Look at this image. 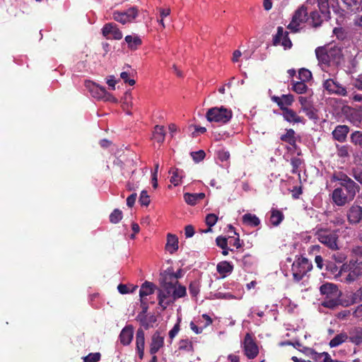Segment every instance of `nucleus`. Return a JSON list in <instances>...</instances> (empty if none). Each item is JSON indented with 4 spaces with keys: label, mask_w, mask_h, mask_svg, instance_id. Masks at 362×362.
I'll return each instance as SVG.
<instances>
[{
    "label": "nucleus",
    "mask_w": 362,
    "mask_h": 362,
    "mask_svg": "<svg viewBox=\"0 0 362 362\" xmlns=\"http://www.w3.org/2000/svg\"><path fill=\"white\" fill-rule=\"evenodd\" d=\"M186 294L185 286L180 285L177 280L175 282L167 281V276H165L160 281V286L158 289V305L163 310H165L177 298L185 297Z\"/></svg>",
    "instance_id": "obj_1"
},
{
    "label": "nucleus",
    "mask_w": 362,
    "mask_h": 362,
    "mask_svg": "<svg viewBox=\"0 0 362 362\" xmlns=\"http://www.w3.org/2000/svg\"><path fill=\"white\" fill-rule=\"evenodd\" d=\"M348 272L345 282L353 283L358 280L362 275V249L359 247L352 250V255L349 263L344 264L339 271V274Z\"/></svg>",
    "instance_id": "obj_2"
},
{
    "label": "nucleus",
    "mask_w": 362,
    "mask_h": 362,
    "mask_svg": "<svg viewBox=\"0 0 362 362\" xmlns=\"http://www.w3.org/2000/svg\"><path fill=\"white\" fill-rule=\"evenodd\" d=\"M315 54L320 63L325 66L337 65L342 56L341 49L337 46L319 47Z\"/></svg>",
    "instance_id": "obj_3"
},
{
    "label": "nucleus",
    "mask_w": 362,
    "mask_h": 362,
    "mask_svg": "<svg viewBox=\"0 0 362 362\" xmlns=\"http://www.w3.org/2000/svg\"><path fill=\"white\" fill-rule=\"evenodd\" d=\"M334 187L335 189L332 194V199L334 204L338 206H343L352 201L356 192L358 191V186L351 183L348 185L347 187H337L336 185Z\"/></svg>",
    "instance_id": "obj_4"
},
{
    "label": "nucleus",
    "mask_w": 362,
    "mask_h": 362,
    "mask_svg": "<svg viewBox=\"0 0 362 362\" xmlns=\"http://www.w3.org/2000/svg\"><path fill=\"white\" fill-rule=\"evenodd\" d=\"M320 291L322 296H325L322 302V306L334 309L339 305L341 293L337 285L332 283L324 284L320 287Z\"/></svg>",
    "instance_id": "obj_5"
},
{
    "label": "nucleus",
    "mask_w": 362,
    "mask_h": 362,
    "mask_svg": "<svg viewBox=\"0 0 362 362\" xmlns=\"http://www.w3.org/2000/svg\"><path fill=\"white\" fill-rule=\"evenodd\" d=\"M233 117L231 110L224 106L209 108L206 113V118L209 122L225 124L229 122Z\"/></svg>",
    "instance_id": "obj_6"
},
{
    "label": "nucleus",
    "mask_w": 362,
    "mask_h": 362,
    "mask_svg": "<svg viewBox=\"0 0 362 362\" xmlns=\"http://www.w3.org/2000/svg\"><path fill=\"white\" fill-rule=\"evenodd\" d=\"M313 268L312 263L304 257H297L292 264V274L296 281H300Z\"/></svg>",
    "instance_id": "obj_7"
},
{
    "label": "nucleus",
    "mask_w": 362,
    "mask_h": 362,
    "mask_svg": "<svg viewBox=\"0 0 362 362\" xmlns=\"http://www.w3.org/2000/svg\"><path fill=\"white\" fill-rule=\"evenodd\" d=\"M317 240L331 250H338V235L335 231L325 228L317 229L315 232Z\"/></svg>",
    "instance_id": "obj_8"
},
{
    "label": "nucleus",
    "mask_w": 362,
    "mask_h": 362,
    "mask_svg": "<svg viewBox=\"0 0 362 362\" xmlns=\"http://www.w3.org/2000/svg\"><path fill=\"white\" fill-rule=\"evenodd\" d=\"M85 86L90 95L98 100L112 103L117 102V99L112 94L107 92L105 87L100 86L98 84L90 81L85 82Z\"/></svg>",
    "instance_id": "obj_9"
},
{
    "label": "nucleus",
    "mask_w": 362,
    "mask_h": 362,
    "mask_svg": "<svg viewBox=\"0 0 362 362\" xmlns=\"http://www.w3.org/2000/svg\"><path fill=\"white\" fill-rule=\"evenodd\" d=\"M307 10L303 6L298 8L294 13L291 21L287 28L291 32L296 33L303 28L304 23L308 21Z\"/></svg>",
    "instance_id": "obj_10"
},
{
    "label": "nucleus",
    "mask_w": 362,
    "mask_h": 362,
    "mask_svg": "<svg viewBox=\"0 0 362 362\" xmlns=\"http://www.w3.org/2000/svg\"><path fill=\"white\" fill-rule=\"evenodd\" d=\"M138 16V10L136 7H131L124 11H115L112 18L115 21L122 24L132 22Z\"/></svg>",
    "instance_id": "obj_11"
},
{
    "label": "nucleus",
    "mask_w": 362,
    "mask_h": 362,
    "mask_svg": "<svg viewBox=\"0 0 362 362\" xmlns=\"http://www.w3.org/2000/svg\"><path fill=\"white\" fill-rule=\"evenodd\" d=\"M323 87L329 93L342 96L347 93L346 88L334 78L326 79L323 83Z\"/></svg>",
    "instance_id": "obj_12"
},
{
    "label": "nucleus",
    "mask_w": 362,
    "mask_h": 362,
    "mask_svg": "<svg viewBox=\"0 0 362 362\" xmlns=\"http://www.w3.org/2000/svg\"><path fill=\"white\" fill-rule=\"evenodd\" d=\"M243 346L245 354L248 358H255L259 353L258 347L249 333L245 337Z\"/></svg>",
    "instance_id": "obj_13"
},
{
    "label": "nucleus",
    "mask_w": 362,
    "mask_h": 362,
    "mask_svg": "<svg viewBox=\"0 0 362 362\" xmlns=\"http://www.w3.org/2000/svg\"><path fill=\"white\" fill-rule=\"evenodd\" d=\"M274 45H281L284 49L291 48L292 42L288 37V32L284 31L282 27H278L277 33L274 35L273 39Z\"/></svg>",
    "instance_id": "obj_14"
},
{
    "label": "nucleus",
    "mask_w": 362,
    "mask_h": 362,
    "mask_svg": "<svg viewBox=\"0 0 362 362\" xmlns=\"http://www.w3.org/2000/svg\"><path fill=\"white\" fill-rule=\"evenodd\" d=\"M102 33L107 39L120 40L122 38V33L113 23L105 24L103 29Z\"/></svg>",
    "instance_id": "obj_15"
},
{
    "label": "nucleus",
    "mask_w": 362,
    "mask_h": 362,
    "mask_svg": "<svg viewBox=\"0 0 362 362\" xmlns=\"http://www.w3.org/2000/svg\"><path fill=\"white\" fill-rule=\"evenodd\" d=\"M298 101L300 104L301 110L305 113L309 119H315L317 118L316 110L308 98L300 96Z\"/></svg>",
    "instance_id": "obj_16"
},
{
    "label": "nucleus",
    "mask_w": 362,
    "mask_h": 362,
    "mask_svg": "<svg viewBox=\"0 0 362 362\" xmlns=\"http://www.w3.org/2000/svg\"><path fill=\"white\" fill-rule=\"evenodd\" d=\"M281 113L284 119L289 123H305V119L290 108H284Z\"/></svg>",
    "instance_id": "obj_17"
},
{
    "label": "nucleus",
    "mask_w": 362,
    "mask_h": 362,
    "mask_svg": "<svg viewBox=\"0 0 362 362\" xmlns=\"http://www.w3.org/2000/svg\"><path fill=\"white\" fill-rule=\"evenodd\" d=\"M164 337L161 335L160 332L156 331L151 337V342L150 345L151 354H155L163 346Z\"/></svg>",
    "instance_id": "obj_18"
},
{
    "label": "nucleus",
    "mask_w": 362,
    "mask_h": 362,
    "mask_svg": "<svg viewBox=\"0 0 362 362\" xmlns=\"http://www.w3.org/2000/svg\"><path fill=\"white\" fill-rule=\"evenodd\" d=\"M134 336V329L132 325L125 326L119 334V341L124 346L129 345Z\"/></svg>",
    "instance_id": "obj_19"
},
{
    "label": "nucleus",
    "mask_w": 362,
    "mask_h": 362,
    "mask_svg": "<svg viewBox=\"0 0 362 362\" xmlns=\"http://www.w3.org/2000/svg\"><path fill=\"white\" fill-rule=\"evenodd\" d=\"M145 334L142 329H139L136 334V349L141 359L144 355Z\"/></svg>",
    "instance_id": "obj_20"
},
{
    "label": "nucleus",
    "mask_w": 362,
    "mask_h": 362,
    "mask_svg": "<svg viewBox=\"0 0 362 362\" xmlns=\"http://www.w3.org/2000/svg\"><path fill=\"white\" fill-rule=\"evenodd\" d=\"M272 100L283 110L284 108H288L287 106L292 105L293 96L291 94L282 95L281 97L274 96Z\"/></svg>",
    "instance_id": "obj_21"
},
{
    "label": "nucleus",
    "mask_w": 362,
    "mask_h": 362,
    "mask_svg": "<svg viewBox=\"0 0 362 362\" xmlns=\"http://www.w3.org/2000/svg\"><path fill=\"white\" fill-rule=\"evenodd\" d=\"M362 218V208L358 205L352 206L348 213V219L350 223H357Z\"/></svg>",
    "instance_id": "obj_22"
},
{
    "label": "nucleus",
    "mask_w": 362,
    "mask_h": 362,
    "mask_svg": "<svg viewBox=\"0 0 362 362\" xmlns=\"http://www.w3.org/2000/svg\"><path fill=\"white\" fill-rule=\"evenodd\" d=\"M155 286L149 281L144 282L140 288L139 296L141 304H145V297L154 292Z\"/></svg>",
    "instance_id": "obj_23"
},
{
    "label": "nucleus",
    "mask_w": 362,
    "mask_h": 362,
    "mask_svg": "<svg viewBox=\"0 0 362 362\" xmlns=\"http://www.w3.org/2000/svg\"><path fill=\"white\" fill-rule=\"evenodd\" d=\"M216 270L218 273L224 278L232 273L233 265L229 262L222 261L217 264Z\"/></svg>",
    "instance_id": "obj_24"
},
{
    "label": "nucleus",
    "mask_w": 362,
    "mask_h": 362,
    "mask_svg": "<svg viewBox=\"0 0 362 362\" xmlns=\"http://www.w3.org/2000/svg\"><path fill=\"white\" fill-rule=\"evenodd\" d=\"M348 339L351 342L356 345H360L362 343V328L354 327L349 332Z\"/></svg>",
    "instance_id": "obj_25"
},
{
    "label": "nucleus",
    "mask_w": 362,
    "mask_h": 362,
    "mask_svg": "<svg viewBox=\"0 0 362 362\" xmlns=\"http://www.w3.org/2000/svg\"><path fill=\"white\" fill-rule=\"evenodd\" d=\"M205 194L203 192L200 193H185L184 199L186 203L189 205L194 206L197 204L199 201L204 199Z\"/></svg>",
    "instance_id": "obj_26"
},
{
    "label": "nucleus",
    "mask_w": 362,
    "mask_h": 362,
    "mask_svg": "<svg viewBox=\"0 0 362 362\" xmlns=\"http://www.w3.org/2000/svg\"><path fill=\"white\" fill-rule=\"evenodd\" d=\"M169 173L171 175L170 178V182L174 186H178L181 184L182 178L185 177V173L183 170L178 168H171L169 170Z\"/></svg>",
    "instance_id": "obj_27"
},
{
    "label": "nucleus",
    "mask_w": 362,
    "mask_h": 362,
    "mask_svg": "<svg viewBox=\"0 0 362 362\" xmlns=\"http://www.w3.org/2000/svg\"><path fill=\"white\" fill-rule=\"evenodd\" d=\"M332 182H339L338 187H347L348 185H356L355 182L343 173L334 174L331 177Z\"/></svg>",
    "instance_id": "obj_28"
},
{
    "label": "nucleus",
    "mask_w": 362,
    "mask_h": 362,
    "mask_svg": "<svg viewBox=\"0 0 362 362\" xmlns=\"http://www.w3.org/2000/svg\"><path fill=\"white\" fill-rule=\"evenodd\" d=\"M348 132L349 128L347 126L339 125L332 132V135L336 140L343 142L346 139Z\"/></svg>",
    "instance_id": "obj_29"
},
{
    "label": "nucleus",
    "mask_w": 362,
    "mask_h": 362,
    "mask_svg": "<svg viewBox=\"0 0 362 362\" xmlns=\"http://www.w3.org/2000/svg\"><path fill=\"white\" fill-rule=\"evenodd\" d=\"M165 249L170 254L174 253L178 249V238L170 233L168 234Z\"/></svg>",
    "instance_id": "obj_30"
},
{
    "label": "nucleus",
    "mask_w": 362,
    "mask_h": 362,
    "mask_svg": "<svg viewBox=\"0 0 362 362\" xmlns=\"http://www.w3.org/2000/svg\"><path fill=\"white\" fill-rule=\"evenodd\" d=\"M295 134L296 133L293 129H286V132L281 136V140L289 144L293 148L297 150V146L296 144V139Z\"/></svg>",
    "instance_id": "obj_31"
},
{
    "label": "nucleus",
    "mask_w": 362,
    "mask_h": 362,
    "mask_svg": "<svg viewBox=\"0 0 362 362\" xmlns=\"http://www.w3.org/2000/svg\"><path fill=\"white\" fill-rule=\"evenodd\" d=\"M284 216L283 213L277 209H272L271 215L269 218V222L271 225L274 226H279L284 220Z\"/></svg>",
    "instance_id": "obj_32"
},
{
    "label": "nucleus",
    "mask_w": 362,
    "mask_h": 362,
    "mask_svg": "<svg viewBox=\"0 0 362 362\" xmlns=\"http://www.w3.org/2000/svg\"><path fill=\"white\" fill-rule=\"evenodd\" d=\"M165 132L163 126L156 125L153 132V139L156 142L161 144L164 141Z\"/></svg>",
    "instance_id": "obj_33"
},
{
    "label": "nucleus",
    "mask_w": 362,
    "mask_h": 362,
    "mask_svg": "<svg viewBox=\"0 0 362 362\" xmlns=\"http://www.w3.org/2000/svg\"><path fill=\"white\" fill-rule=\"evenodd\" d=\"M243 222L244 224L252 227L257 226L260 224L259 218L256 215L250 213L243 215Z\"/></svg>",
    "instance_id": "obj_34"
},
{
    "label": "nucleus",
    "mask_w": 362,
    "mask_h": 362,
    "mask_svg": "<svg viewBox=\"0 0 362 362\" xmlns=\"http://www.w3.org/2000/svg\"><path fill=\"white\" fill-rule=\"evenodd\" d=\"M324 20L326 19L323 18V15L320 14L317 11L311 12L310 18H308L309 23L313 27L320 26Z\"/></svg>",
    "instance_id": "obj_35"
},
{
    "label": "nucleus",
    "mask_w": 362,
    "mask_h": 362,
    "mask_svg": "<svg viewBox=\"0 0 362 362\" xmlns=\"http://www.w3.org/2000/svg\"><path fill=\"white\" fill-rule=\"evenodd\" d=\"M124 40L129 48L133 50L136 49L141 45V40L137 35H127Z\"/></svg>",
    "instance_id": "obj_36"
},
{
    "label": "nucleus",
    "mask_w": 362,
    "mask_h": 362,
    "mask_svg": "<svg viewBox=\"0 0 362 362\" xmlns=\"http://www.w3.org/2000/svg\"><path fill=\"white\" fill-rule=\"evenodd\" d=\"M346 5L348 8L354 13L359 12L362 10L361 2L362 0H342Z\"/></svg>",
    "instance_id": "obj_37"
},
{
    "label": "nucleus",
    "mask_w": 362,
    "mask_h": 362,
    "mask_svg": "<svg viewBox=\"0 0 362 362\" xmlns=\"http://www.w3.org/2000/svg\"><path fill=\"white\" fill-rule=\"evenodd\" d=\"M317 3L320 13L323 15V18L329 19L330 11L328 0H317Z\"/></svg>",
    "instance_id": "obj_38"
},
{
    "label": "nucleus",
    "mask_w": 362,
    "mask_h": 362,
    "mask_svg": "<svg viewBox=\"0 0 362 362\" xmlns=\"http://www.w3.org/2000/svg\"><path fill=\"white\" fill-rule=\"evenodd\" d=\"M303 163V161L301 158L298 157H293L291 159V165H292V173L298 174L299 179H300V169L301 166Z\"/></svg>",
    "instance_id": "obj_39"
},
{
    "label": "nucleus",
    "mask_w": 362,
    "mask_h": 362,
    "mask_svg": "<svg viewBox=\"0 0 362 362\" xmlns=\"http://www.w3.org/2000/svg\"><path fill=\"white\" fill-rule=\"evenodd\" d=\"M348 339V334L345 332L340 333L337 334L330 341L329 346L331 347H337L346 341Z\"/></svg>",
    "instance_id": "obj_40"
},
{
    "label": "nucleus",
    "mask_w": 362,
    "mask_h": 362,
    "mask_svg": "<svg viewBox=\"0 0 362 362\" xmlns=\"http://www.w3.org/2000/svg\"><path fill=\"white\" fill-rule=\"evenodd\" d=\"M292 89L298 94H303L307 91L308 86L305 85V82L297 81L293 83Z\"/></svg>",
    "instance_id": "obj_41"
},
{
    "label": "nucleus",
    "mask_w": 362,
    "mask_h": 362,
    "mask_svg": "<svg viewBox=\"0 0 362 362\" xmlns=\"http://www.w3.org/2000/svg\"><path fill=\"white\" fill-rule=\"evenodd\" d=\"M298 78L300 81L305 83L311 79L312 74L308 69H301L298 71Z\"/></svg>",
    "instance_id": "obj_42"
},
{
    "label": "nucleus",
    "mask_w": 362,
    "mask_h": 362,
    "mask_svg": "<svg viewBox=\"0 0 362 362\" xmlns=\"http://www.w3.org/2000/svg\"><path fill=\"white\" fill-rule=\"evenodd\" d=\"M217 221H218V217L214 214H209L206 217V223L209 228L214 226L216 223ZM211 230V229L209 228V229L206 230L204 232L207 233Z\"/></svg>",
    "instance_id": "obj_43"
},
{
    "label": "nucleus",
    "mask_w": 362,
    "mask_h": 362,
    "mask_svg": "<svg viewBox=\"0 0 362 362\" xmlns=\"http://www.w3.org/2000/svg\"><path fill=\"white\" fill-rule=\"evenodd\" d=\"M122 218V212L119 209H115L110 215V221L112 223H119Z\"/></svg>",
    "instance_id": "obj_44"
},
{
    "label": "nucleus",
    "mask_w": 362,
    "mask_h": 362,
    "mask_svg": "<svg viewBox=\"0 0 362 362\" xmlns=\"http://www.w3.org/2000/svg\"><path fill=\"white\" fill-rule=\"evenodd\" d=\"M229 245L234 246L237 249L242 247V244L240 242L239 235L235 232L234 233V236H229Z\"/></svg>",
    "instance_id": "obj_45"
},
{
    "label": "nucleus",
    "mask_w": 362,
    "mask_h": 362,
    "mask_svg": "<svg viewBox=\"0 0 362 362\" xmlns=\"http://www.w3.org/2000/svg\"><path fill=\"white\" fill-rule=\"evenodd\" d=\"M100 359V353H90L83 358L84 362H98Z\"/></svg>",
    "instance_id": "obj_46"
},
{
    "label": "nucleus",
    "mask_w": 362,
    "mask_h": 362,
    "mask_svg": "<svg viewBox=\"0 0 362 362\" xmlns=\"http://www.w3.org/2000/svg\"><path fill=\"white\" fill-rule=\"evenodd\" d=\"M139 202L141 205L147 206L150 204V197L148 195L146 190H143L141 192L139 197Z\"/></svg>",
    "instance_id": "obj_47"
},
{
    "label": "nucleus",
    "mask_w": 362,
    "mask_h": 362,
    "mask_svg": "<svg viewBox=\"0 0 362 362\" xmlns=\"http://www.w3.org/2000/svg\"><path fill=\"white\" fill-rule=\"evenodd\" d=\"M351 141L354 143L356 145H358L359 146H362V133L358 131L355 132L351 134Z\"/></svg>",
    "instance_id": "obj_48"
},
{
    "label": "nucleus",
    "mask_w": 362,
    "mask_h": 362,
    "mask_svg": "<svg viewBox=\"0 0 362 362\" xmlns=\"http://www.w3.org/2000/svg\"><path fill=\"white\" fill-rule=\"evenodd\" d=\"M230 153L229 151H226L224 149H221V150H219L218 152H217V157H218V159L221 161V162H224V161H227L229 160L230 158Z\"/></svg>",
    "instance_id": "obj_49"
},
{
    "label": "nucleus",
    "mask_w": 362,
    "mask_h": 362,
    "mask_svg": "<svg viewBox=\"0 0 362 362\" xmlns=\"http://www.w3.org/2000/svg\"><path fill=\"white\" fill-rule=\"evenodd\" d=\"M180 349L192 351L193 350L192 343L187 339L181 340L180 342Z\"/></svg>",
    "instance_id": "obj_50"
},
{
    "label": "nucleus",
    "mask_w": 362,
    "mask_h": 362,
    "mask_svg": "<svg viewBox=\"0 0 362 362\" xmlns=\"http://www.w3.org/2000/svg\"><path fill=\"white\" fill-rule=\"evenodd\" d=\"M216 245L222 248L228 247V245H229V237L228 238L223 237V236H218L216 239Z\"/></svg>",
    "instance_id": "obj_51"
},
{
    "label": "nucleus",
    "mask_w": 362,
    "mask_h": 362,
    "mask_svg": "<svg viewBox=\"0 0 362 362\" xmlns=\"http://www.w3.org/2000/svg\"><path fill=\"white\" fill-rule=\"evenodd\" d=\"M165 273L166 274L165 276L168 277V276L169 279H171L173 277L175 279H177L181 278L183 275L182 269H179L176 272H173L170 269H168L167 271L165 272Z\"/></svg>",
    "instance_id": "obj_52"
},
{
    "label": "nucleus",
    "mask_w": 362,
    "mask_h": 362,
    "mask_svg": "<svg viewBox=\"0 0 362 362\" xmlns=\"http://www.w3.org/2000/svg\"><path fill=\"white\" fill-rule=\"evenodd\" d=\"M189 291L192 296H197L199 292V286L197 282H192L189 286Z\"/></svg>",
    "instance_id": "obj_53"
},
{
    "label": "nucleus",
    "mask_w": 362,
    "mask_h": 362,
    "mask_svg": "<svg viewBox=\"0 0 362 362\" xmlns=\"http://www.w3.org/2000/svg\"><path fill=\"white\" fill-rule=\"evenodd\" d=\"M192 156L196 162H199L204 159L205 156V153L203 151H199L197 152L192 153Z\"/></svg>",
    "instance_id": "obj_54"
},
{
    "label": "nucleus",
    "mask_w": 362,
    "mask_h": 362,
    "mask_svg": "<svg viewBox=\"0 0 362 362\" xmlns=\"http://www.w3.org/2000/svg\"><path fill=\"white\" fill-rule=\"evenodd\" d=\"M310 357L315 361L322 362V355H324V352L322 353H317L314 351L313 350H309Z\"/></svg>",
    "instance_id": "obj_55"
},
{
    "label": "nucleus",
    "mask_w": 362,
    "mask_h": 362,
    "mask_svg": "<svg viewBox=\"0 0 362 362\" xmlns=\"http://www.w3.org/2000/svg\"><path fill=\"white\" fill-rule=\"evenodd\" d=\"M120 77L124 80L125 83H127L130 86H134L136 83L134 79H130L129 78V74L126 71L122 72L120 74Z\"/></svg>",
    "instance_id": "obj_56"
},
{
    "label": "nucleus",
    "mask_w": 362,
    "mask_h": 362,
    "mask_svg": "<svg viewBox=\"0 0 362 362\" xmlns=\"http://www.w3.org/2000/svg\"><path fill=\"white\" fill-rule=\"evenodd\" d=\"M332 259L338 263H342L346 259V255L341 252H337L333 254Z\"/></svg>",
    "instance_id": "obj_57"
},
{
    "label": "nucleus",
    "mask_w": 362,
    "mask_h": 362,
    "mask_svg": "<svg viewBox=\"0 0 362 362\" xmlns=\"http://www.w3.org/2000/svg\"><path fill=\"white\" fill-rule=\"evenodd\" d=\"M160 17L162 19H164L165 17L168 16L170 14V8L169 7L166 8H158Z\"/></svg>",
    "instance_id": "obj_58"
},
{
    "label": "nucleus",
    "mask_w": 362,
    "mask_h": 362,
    "mask_svg": "<svg viewBox=\"0 0 362 362\" xmlns=\"http://www.w3.org/2000/svg\"><path fill=\"white\" fill-rule=\"evenodd\" d=\"M180 331V325L177 323L175 326L170 330L169 332V337L170 339H173V338Z\"/></svg>",
    "instance_id": "obj_59"
},
{
    "label": "nucleus",
    "mask_w": 362,
    "mask_h": 362,
    "mask_svg": "<svg viewBox=\"0 0 362 362\" xmlns=\"http://www.w3.org/2000/svg\"><path fill=\"white\" fill-rule=\"evenodd\" d=\"M106 83L112 90L115 89V85L117 83V81L115 80V78L114 76H109L107 78Z\"/></svg>",
    "instance_id": "obj_60"
},
{
    "label": "nucleus",
    "mask_w": 362,
    "mask_h": 362,
    "mask_svg": "<svg viewBox=\"0 0 362 362\" xmlns=\"http://www.w3.org/2000/svg\"><path fill=\"white\" fill-rule=\"evenodd\" d=\"M137 195L136 193H133L129 195L127 199V205L129 207H132L135 204Z\"/></svg>",
    "instance_id": "obj_61"
},
{
    "label": "nucleus",
    "mask_w": 362,
    "mask_h": 362,
    "mask_svg": "<svg viewBox=\"0 0 362 362\" xmlns=\"http://www.w3.org/2000/svg\"><path fill=\"white\" fill-rule=\"evenodd\" d=\"M118 291L122 294L129 293L130 292H133L134 288L132 290H129L127 285L124 284H119L117 286Z\"/></svg>",
    "instance_id": "obj_62"
},
{
    "label": "nucleus",
    "mask_w": 362,
    "mask_h": 362,
    "mask_svg": "<svg viewBox=\"0 0 362 362\" xmlns=\"http://www.w3.org/2000/svg\"><path fill=\"white\" fill-rule=\"evenodd\" d=\"M337 154L339 156L345 157L348 155V151H347V148L346 146H337Z\"/></svg>",
    "instance_id": "obj_63"
},
{
    "label": "nucleus",
    "mask_w": 362,
    "mask_h": 362,
    "mask_svg": "<svg viewBox=\"0 0 362 362\" xmlns=\"http://www.w3.org/2000/svg\"><path fill=\"white\" fill-rule=\"evenodd\" d=\"M194 233V228L189 225L187 226L185 228V234L187 238H191L193 236Z\"/></svg>",
    "instance_id": "obj_64"
}]
</instances>
